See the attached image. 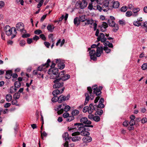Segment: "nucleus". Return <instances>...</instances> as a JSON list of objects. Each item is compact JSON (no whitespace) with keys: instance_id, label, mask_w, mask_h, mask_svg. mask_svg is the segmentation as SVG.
<instances>
[{"instance_id":"nucleus-32","label":"nucleus","mask_w":147,"mask_h":147,"mask_svg":"<svg viewBox=\"0 0 147 147\" xmlns=\"http://www.w3.org/2000/svg\"><path fill=\"white\" fill-rule=\"evenodd\" d=\"M79 113V111L76 109L73 110L71 112L72 116L74 117L78 115Z\"/></svg>"},{"instance_id":"nucleus-3","label":"nucleus","mask_w":147,"mask_h":147,"mask_svg":"<svg viewBox=\"0 0 147 147\" xmlns=\"http://www.w3.org/2000/svg\"><path fill=\"white\" fill-rule=\"evenodd\" d=\"M4 30L7 35L10 36L11 35V39H12L15 37L17 32L16 30L14 27L11 28L8 25L6 26L4 28Z\"/></svg>"},{"instance_id":"nucleus-21","label":"nucleus","mask_w":147,"mask_h":147,"mask_svg":"<svg viewBox=\"0 0 147 147\" xmlns=\"http://www.w3.org/2000/svg\"><path fill=\"white\" fill-rule=\"evenodd\" d=\"M54 28L55 26L53 24H49L47 26V30L50 32H53Z\"/></svg>"},{"instance_id":"nucleus-17","label":"nucleus","mask_w":147,"mask_h":147,"mask_svg":"<svg viewBox=\"0 0 147 147\" xmlns=\"http://www.w3.org/2000/svg\"><path fill=\"white\" fill-rule=\"evenodd\" d=\"M103 49L102 47H97L96 54V57H99L100 56L101 54L103 52Z\"/></svg>"},{"instance_id":"nucleus-8","label":"nucleus","mask_w":147,"mask_h":147,"mask_svg":"<svg viewBox=\"0 0 147 147\" xmlns=\"http://www.w3.org/2000/svg\"><path fill=\"white\" fill-rule=\"evenodd\" d=\"M50 62V59H48L46 63L38 67L37 70L36 71H43L46 68H47L49 66V63Z\"/></svg>"},{"instance_id":"nucleus-54","label":"nucleus","mask_w":147,"mask_h":147,"mask_svg":"<svg viewBox=\"0 0 147 147\" xmlns=\"http://www.w3.org/2000/svg\"><path fill=\"white\" fill-rule=\"evenodd\" d=\"M34 33L36 34L39 35L40 34L42 33V32L40 30L38 29L34 31Z\"/></svg>"},{"instance_id":"nucleus-50","label":"nucleus","mask_w":147,"mask_h":147,"mask_svg":"<svg viewBox=\"0 0 147 147\" xmlns=\"http://www.w3.org/2000/svg\"><path fill=\"white\" fill-rule=\"evenodd\" d=\"M92 3L91 4H89L88 6V9H90V10H92V9H93V7L94 6H93L92 4H93V3L91 2Z\"/></svg>"},{"instance_id":"nucleus-53","label":"nucleus","mask_w":147,"mask_h":147,"mask_svg":"<svg viewBox=\"0 0 147 147\" xmlns=\"http://www.w3.org/2000/svg\"><path fill=\"white\" fill-rule=\"evenodd\" d=\"M98 108L101 109L104 108L105 107V105L103 104V103H99V104L98 105Z\"/></svg>"},{"instance_id":"nucleus-48","label":"nucleus","mask_w":147,"mask_h":147,"mask_svg":"<svg viewBox=\"0 0 147 147\" xmlns=\"http://www.w3.org/2000/svg\"><path fill=\"white\" fill-rule=\"evenodd\" d=\"M70 107L69 105L65 106L64 109V111L65 112L68 111L70 109Z\"/></svg>"},{"instance_id":"nucleus-44","label":"nucleus","mask_w":147,"mask_h":147,"mask_svg":"<svg viewBox=\"0 0 147 147\" xmlns=\"http://www.w3.org/2000/svg\"><path fill=\"white\" fill-rule=\"evenodd\" d=\"M141 68L144 70H146L147 68V63H144L141 66Z\"/></svg>"},{"instance_id":"nucleus-10","label":"nucleus","mask_w":147,"mask_h":147,"mask_svg":"<svg viewBox=\"0 0 147 147\" xmlns=\"http://www.w3.org/2000/svg\"><path fill=\"white\" fill-rule=\"evenodd\" d=\"M69 97V95H67L66 96H65L63 95H61L59 97H57L58 102L59 103H61L63 101L68 100Z\"/></svg>"},{"instance_id":"nucleus-12","label":"nucleus","mask_w":147,"mask_h":147,"mask_svg":"<svg viewBox=\"0 0 147 147\" xmlns=\"http://www.w3.org/2000/svg\"><path fill=\"white\" fill-rule=\"evenodd\" d=\"M103 4L102 6V8L103 10L104 11H108L109 9V1L107 0H105L103 2Z\"/></svg>"},{"instance_id":"nucleus-18","label":"nucleus","mask_w":147,"mask_h":147,"mask_svg":"<svg viewBox=\"0 0 147 147\" xmlns=\"http://www.w3.org/2000/svg\"><path fill=\"white\" fill-rule=\"evenodd\" d=\"M80 8L81 9H83L87 5V2L84 0H83L82 2H80L79 3Z\"/></svg>"},{"instance_id":"nucleus-23","label":"nucleus","mask_w":147,"mask_h":147,"mask_svg":"<svg viewBox=\"0 0 147 147\" xmlns=\"http://www.w3.org/2000/svg\"><path fill=\"white\" fill-rule=\"evenodd\" d=\"M74 24L78 26L80 24V21L78 18L76 17L74 19Z\"/></svg>"},{"instance_id":"nucleus-28","label":"nucleus","mask_w":147,"mask_h":147,"mask_svg":"<svg viewBox=\"0 0 147 147\" xmlns=\"http://www.w3.org/2000/svg\"><path fill=\"white\" fill-rule=\"evenodd\" d=\"M142 23H140L139 22L138 20L137 21H134L133 22V25L135 26L139 27L140 26H141L142 24Z\"/></svg>"},{"instance_id":"nucleus-26","label":"nucleus","mask_w":147,"mask_h":147,"mask_svg":"<svg viewBox=\"0 0 147 147\" xmlns=\"http://www.w3.org/2000/svg\"><path fill=\"white\" fill-rule=\"evenodd\" d=\"M86 16L85 15H83L81 16H80L78 18L80 22H84L85 21L86 19Z\"/></svg>"},{"instance_id":"nucleus-59","label":"nucleus","mask_w":147,"mask_h":147,"mask_svg":"<svg viewBox=\"0 0 147 147\" xmlns=\"http://www.w3.org/2000/svg\"><path fill=\"white\" fill-rule=\"evenodd\" d=\"M101 26L106 29L108 27V24L105 22H103Z\"/></svg>"},{"instance_id":"nucleus-58","label":"nucleus","mask_w":147,"mask_h":147,"mask_svg":"<svg viewBox=\"0 0 147 147\" xmlns=\"http://www.w3.org/2000/svg\"><path fill=\"white\" fill-rule=\"evenodd\" d=\"M119 22L120 24L122 25H125V22L123 20H120L119 21Z\"/></svg>"},{"instance_id":"nucleus-55","label":"nucleus","mask_w":147,"mask_h":147,"mask_svg":"<svg viewBox=\"0 0 147 147\" xmlns=\"http://www.w3.org/2000/svg\"><path fill=\"white\" fill-rule=\"evenodd\" d=\"M94 110L92 108H89L88 107L87 111L89 114H90L93 112Z\"/></svg>"},{"instance_id":"nucleus-61","label":"nucleus","mask_w":147,"mask_h":147,"mask_svg":"<svg viewBox=\"0 0 147 147\" xmlns=\"http://www.w3.org/2000/svg\"><path fill=\"white\" fill-rule=\"evenodd\" d=\"M69 116V114L67 113H64L63 115V116L64 118H67Z\"/></svg>"},{"instance_id":"nucleus-4","label":"nucleus","mask_w":147,"mask_h":147,"mask_svg":"<svg viewBox=\"0 0 147 147\" xmlns=\"http://www.w3.org/2000/svg\"><path fill=\"white\" fill-rule=\"evenodd\" d=\"M107 21L110 26L114 28L113 30V31L116 32L118 30V25L115 23L114 20H113L112 19H108Z\"/></svg>"},{"instance_id":"nucleus-45","label":"nucleus","mask_w":147,"mask_h":147,"mask_svg":"<svg viewBox=\"0 0 147 147\" xmlns=\"http://www.w3.org/2000/svg\"><path fill=\"white\" fill-rule=\"evenodd\" d=\"M127 10V7L126 6H123L121 9V10L122 12H125Z\"/></svg>"},{"instance_id":"nucleus-34","label":"nucleus","mask_w":147,"mask_h":147,"mask_svg":"<svg viewBox=\"0 0 147 147\" xmlns=\"http://www.w3.org/2000/svg\"><path fill=\"white\" fill-rule=\"evenodd\" d=\"M102 7H101L100 6L97 5L96 6H94L93 7V9L95 10H98L99 11H101L103 9Z\"/></svg>"},{"instance_id":"nucleus-25","label":"nucleus","mask_w":147,"mask_h":147,"mask_svg":"<svg viewBox=\"0 0 147 147\" xmlns=\"http://www.w3.org/2000/svg\"><path fill=\"white\" fill-rule=\"evenodd\" d=\"M71 138L72 141L73 142H76V141H80L81 139V138L79 136H76Z\"/></svg>"},{"instance_id":"nucleus-47","label":"nucleus","mask_w":147,"mask_h":147,"mask_svg":"<svg viewBox=\"0 0 147 147\" xmlns=\"http://www.w3.org/2000/svg\"><path fill=\"white\" fill-rule=\"evenodd\" d=\"M140 10V8H134L133 10V12L135 13H138V12Z\"/></svg>"},{"instance_id":"nucleus-13","label":"nucleus","mask_w":147,"mask_h":147,"mask_svg":"<svg viewBox=\"0 0 147 147\" xmlns=\"http://www.w3.org/2000/svg\"><path fill=\"white\" fill-rule=\"evenodd\" d=\"M98 41H101L102 42H105L106 41L107 38L105 37V34L102 33H100L99 36H98L97 38Z\"/></svg>"},{"instance_id":"nucleus-22","label":"nucleus","mask_w":147,"mask_h":147,"mask_svg":"<svg viewBox=\"0 0 147 147\" xmlns=\"http://www.w3.org/2000/svg\"><path fill=\"white\" fill-rule=\"evenodd\" d=\"M88 135L85 136V137H84L83 138V141L85 142H90L92 140V138Z\"/></svg>"},{"instance_id":"nucleus-6","label":"nucleus","mask_w":147,"mask_h":147,"mask_svg":"<svg viewBox=\"0 0 147 147\" xmlns=\"http://www.w3.org/2000/svg\"><path fill=\"white\" fill-rule=\"evenodd\" d=\"M59 78L62 81H65L70 78V76L68 74L65 75L64 71H63L59 73Z\"/></svg>"},{"instance_id":"nucleus-64","label":"nucleus","mask_w":147,"mask_h":147,"mask_svg":"<svg viewBox=\"0 0 147 147\" xmlns=\"http://www.w3.org/2000/svg\"><path fill=\"white\" fill-rule=\"evenodd\" d=\"M142 123H144L147 121V119L146 118H144L141 120Z\"/></svg>"},{"instance_id":"nucleus-38","label":"nucleus","mask_w":147,"mask_h":147,"mask_svg":"<svg viewBox=\"0 0 147 147\" xmlns=\"http://www.w3.org/2000/svg\"><path fill=\"white\" fill-rule=\"evenodd\" d=\"M93 120L96 122H98L100 121V118L98 116H94Z\"/></svg>"},{"instance_id":"nucleus-57","label":"nucleus","mask_w":147,"mask_h":147,"mask_svg":"<svg viewBox=\"0 0 147 147\" xmlns=\"http://www.w3.org/2000/svg\"><path fill=\"white\" fill-rule=\"evenodd\" d=\"M16 1L17 3H20L22 5H24V1L23 0H16Z\"/></svg>"},{"instance_id":"nucleus-19","label":"nucleus","mask_w":147,"mask_h":147,"mask_svg":"<svg viewBox=\"0 0 147 147\" xmlns=\"http://www.w3.org/2000/svg\"><path fill=\"white\" fill-rule=\"evenodd\" d=\"M12 71L11 70H9L7 71L6 73V74L5 77L6 79H10L12 76Z\"/></svg>"},{"instance_id":"nucleus-51","label":"nucleus","mask_w":147,"mask_h":147,"mask_svg":"<svg viewBox=\"0 0 147 147\" xmlns=\"http://www.w3.org/2000/svg\"><path fill=\"white\" fill-rule=\"evenodd\" d=\"M25 41L23 40H22L20 41V44L21 46H24L25 45Z\"/></svg>"},{"instance_id":"nucleus-31","label":"nucleus","mask_w":147,"mask_h":147,"mask_svg":"<svg viewBox=\"0 0 147 147\" xmlns=\"http://www.w3.org/2000/svg\"><path fill=\"white\" fill-rule=\"evenodd\" d=\"M33 74L35 75H37L38 78H40L42 75L43 74L42 73L39 72L36 70H34L33 72Z\"/></svg>"},{"instance_id":"nucleus-2","label":"nucleus","mask_w":147,"mask_h":147,"mask_svg":"<svg viewBox=\"0 0 147 147\" xmlns=\"http://www.w3.org/2000/svg\"><path fill=\"white\" fill-rule=\"evenodd\" d=\"M75 129L78 131L73 133L72 134V136H76L81 135L82 136H85L90 135L89 133L87 131H89L88 128H86L84 127L82 123H76L74 124V126L69 129V130L71 132H72V130Z\"/></svg>"},{"instance_id":"nucleus-60","label":"nucleus","mask_w":147,"mask_h":147,"mask_svg":"<svg viewBox=\"0 0 147 147\" xmlns=\"http://www.w3.org/2000/svg\"><path fill=\"white\" fill-rule=\"evenodd\" d=\"M63 146L66 147H70L69 146L68 142L67 141H65V142L63 144Z\"/></svg>"},{"instance_id":"nucleus-33","label":"nucleus","mask_w":147,"mask_h":147,"mask_svg":"<svg viewBox=\"0 0 147 147\" xmlns=\"http://www.w3.org/2000/svg\"><path fill=\"white\" fill-rule=\"evenodd\" d=\"M119 5V3L118 1H114L113 3V7L114 8H118Z\"/></svg>"},{"instance_id":"nucleus-30","label":"nucleus","mask_w":147,"mask_h":147,"mask_svg":"<svg viewBox=\"0 0 147 147\" xmlns=\"http://www.w3.org/2000/svg\"><path fill=\"white\" fill-rule=\"evenodd\" d=\"M12 98V96L10 94H7L5 97L6 100L7 102L10 101Z\"/></svg>"},{"instance_id":"nucleus-20","label":"nucleus","mask_w":147,"mask_h":147,"mask_svg":"<svg viewBox=\"0 0 147 147\" xmlns=\"http://www.w3.org/2000/svg\"><path fill=\"white\" fill-rule=\"evenodd\" d=\"M62 137L65 141H67L71 138V137L69 136V134L67 132L64 133L63 134Z\"/></svg>"},{"instance_id":"nucleus-15","label":"nucleus","mask_w":147,"mask_h":147,"mask_svg":"<svg viewBox=\"0 0 147 147\" xmlns=\"http://www.w3.org/2000/svg\"><path fill=\"white\" fill-rule=\"evenodd\" d=\"M58 69L57 68H50L49 69L48 73L49 74H53L57 75L58 74Z\"/></svg>"},{"instance_id":"nucleus-56","label":"nucleus","mask_w":147,"mask_h":147,"mask_svg":"<svg viewBox=\"0 0 147 147\" xmlns=\"http://www.w3.org/2000/svg\"><path fill=\"white\" fill-rule=\"evenodd\" d=\"M40 37L44 40H46V37H45V35L43 34H41L40 35Z\"/></svg>"},{"instance_id":"nucleus-7","label":"nucleus","mask_w":147,"mask_h":147,"mask_svg":"<svg viewBox=\"0 0 147 147\" xmlns=\"http://www.w3.org/2000/svg\"><path fill=\"white\" fill-rule=\"evenodd\" d=\"M91 49L89 48L88 49V51H89V53L90 57V58L93 61H95L96 60V53L95 50L94 49L91 50Z\"/></svg>"},{"instance_id":"nucleus-29","label":"nucleus","mask_w":147,"mask_h":147,"mask_svg":"<svg viewBox=\"0 0 147 147\" xmlns=\"http://www.w3.org/2000/svg\"><path fill=\"white\" fill-rule=\"evenodd\" d=\"M141 27L144 29L147 32V22L146 21L142 24Z\"/></svg>"},{"instance_id":"nucleus-43","label":"nucleus","mask_w":147,"mask_h":147,"mask_svg":"<svg viewBox=\"0 0 147 147\" xmlns=\"http://www.w3.org/2000/svg\"><path fill=\"white\" fill-rule=\"evenodd\" d=\"M11 104L13 105H16V106H19V105L17 104L18 101L16 99H15L12 100L11 102Z\"/></svg>"},{"instance_id":"nucleus-41","label":"nucleus","mask_w":147,"mask_h":147,"mask_svg":"<svg viewBox=\"0 0 147 147\" xmlns=\"http://www.w3.org/2000/svg\"><path fill=\"white\" fill-rule=\"evenodd\" d=\"M103 49L105 51V52L107 53H110L111 51L110 49H109L107 47H104L103 48Z\"/></svg>"},{"instance_id":"nucleus-49","label":"nucleus","mask_w":147,"mask_h":147,"mask_svg":"<svg viewBox=\"0 0 147 147\" xmlns=\"http://www.w3.org/2000/svg\"><path fill=\"white\" fill-rule=\"evenodd\" d=\"M44 2L43 0H41L39 3L37 5V7L38 8H39L42 5L43 3Z\"/></svg>"},{"instance_id":"nucleus-36","label":"nucleus","mask_w":147,"mask_h":147,"mask_svg":"<svg viewBox=\"0 0 147 147\" xmlns=\"http://www.w3.org/2000/svg\"><path fill=\"white\" fill-rule=\"evenodd\" d=\"M15 87L17 89V88H19L21 86V83L19 82L16 81V82L14 84Z\"/></svg>"},{"instance_id":"nucleus-11","label":"nucleus","mask_w":147,"mask_h":147,"mask_svg":"<svg viewBox=\"0 0 147 147\" xmlns=\"http://www.w3.org/2000/svg\"><path fill=\"white\" fill-rule=\"evenodd\" d=\"M56 63L58 64L57 65L59 69H62L65 67V65L64 63L62 62L60 59H56Z\"/></svg>"},{"instance_id":"nucleus-14","label":"nucleus","mask_w":147,"mask_h":147,"mask_svg":"<svg viewBox=\"0 0 147 147\" xmlns=\"http://www.w3.org/2000/svg\"><path fill=\"white\" fill-rule=\"evenodd\" d=\"M65 89V88L63 87L61 90L58 89L54 90L52 92V94L54 96H56L57 95L62 94Z\"/></svg>"},{"instance_id":"nucleus-27","label":"nucleus","mask_w":147,"mask_h":147,"mask_svg":"<svg viewBox=\"0 0 147 147\" xmlns=\"http://www.w3.org/2000/svg\"><path fill=\"white\" fill-rule=\"evenodd\" d=\"M103 44L105 46H108L110 48H113V47L112 44L110 43L109 42L107 41H106L105 42L103 43Z\"/></svg>"},{"instance_id":"nucleus-40","label":"nucleus","mask_w":147,"mask_h":147,"mask_svg":"<svg viewBox=\"0 0 147 147\" xmlns=\"http://www.w3.org/2000/svg\"><path fill=\"white\" fill-rule=\"evenodd\" d=\"M17 89L15 87H11L10 89V92L11 93H13L16 91Z\"/></svg>"},{"instance_id":"nucleus-52","label":"nucleus","mask_w":147,"mask_h":147,"mask_svg":"<svg viewBox=\"0 0 147 147\" xmlns=\"http://www.w3.org/2000/svg\"><path fill=\"white\" fill-rule=\"evenodd\" d=\"M129 124L131 126H133L135 124V121L134 120H131L129 121Z\"/></svg>"},{"instance_id":"nucleus-37","label":"nucleus","mask_w":147,"mask_h":147,"mask_svg":"<svg viewBox=\"0 0 147 147\" xmlns=\"http://www.w3.org/2000/svg\"><path fill=\"white\" fill-rule=\"evenodd\" d=\"M103 113V111L101 109H98L95 113V115H101Z\"/></svg>"},{"instance_id":"nucleus-62","label":"nucleus","mask_w":147,"mask_h":147,"mask_svg":"<svg viewBox=\"0 0 147 147\" xmlns=\"http://www.w3.org/2000/svg\"><path fill=\"white\" fill-rule=\"evenodd\" d=\"M57 96H54L51 99L52 101L53 102H56L58 101V99H56V98L57 97Z\"/></svg>"},{"instance_id":"nucleus-5","label":"nucleus","mask_w":147,"mask_h":147,"mask_svg":"<svg viewBox=\"0 0 147 147\" xmlns=\"http://www.w3.org/2000/svg\"><path fill=\"white\" fill-rule=\"evenodd\" d=\"M61 80L59 78L53 81L54 84L53 86V87L54 88H59L63 86V83Z\"/></svg>"},{"instance_id":"nucleus-1","label":"nucleus","mask_w":147,"mask_h":147,"mask_svg":"<svg viewBox=\"0 0 147 147\" xmlns=\"http://www.w3.org/2000/svg\"><path fill=\"white\" fill-rule=\"evenodd\" d=\"M92 88L94 90L93 92L92 93V90L90 87H88L87 88L88 92L85 93L86 98L84 103V105H86L90 99V97L91 100H93L94 98V94L97 96L100 95L102 92L101 90L102 89V87L100 86L97 88V85H94L92 87Z\"/></svg>"},{"instance_id":"nucleus-9","label":"nucleus","mask_w":147,"mask_h":147,"mask_svg":"<svg viewBox=\"0 0 147 147\" xmlns=\"http://www.w3.org/2000/svg\"><path fill=\"white\" fill-rule=\"evenodd\" d=\"M24 25L22 22H19L16 25V27L17 30L20 31V32L25 33L26 31L24 29Z\"/></svg>"},{"instance_id":"nucleus-24","label":"nucleus","mask_w":147,"mask_h":147,"mask_svg":"<svg viewBox=\"0 0 147 147\" xmlns=\"http://www.w3.org/2000/svg\"><path fill=\"white\" fill-rule=\"evenodd\" d=\"M85 21H86V22H85L84 24V26L86 25H92V24H93L94 23L93 20L91 19H86Z\"/></svg>"},{"instance_id":"nucleus-46","label":"nucleus","mask_w":147,"mask_h":147,"mask_svg":"<svg viewBox=\"0 0 147 147\" xmlns=\"http://www.w3.org/2000/svg\"><path fill=\"white\" fill-rule=\"evenodd\" d=\"M132 15V12L131 11H129L126 13V16L127 17H129Z\"/></svg>"},{"instance_id":"nucleus-42","label":"nucleus","mask_w":147,"mask_h":147,"mask_svg":"<svg viewBox=\"0 0 147 147\" xmlns=\"http://www.w3.org/2000/svg\"><path fill=\"white\" fill-rule=\"evenodd\" d=\"M74 117L73 116H69V117L67 118L66 121H70L74 120Z\"/></svg>"},{"instance_id":"nucleus-63","label":"nucleus","mask_w":147,"mask_h":147,"mask_svg":"<svg viewBox=\"0 0 147 147\" xmlns=\"http://www.w3.org/2000/svg\"><path fill=\"white\" fill-rule=\"evenodd\" d=\"M44 44L45 46L47 48H49V47L50 45L49 43L48 42H44Z\"/></svg>"},{"instance_id":"nucleus-39","label":"nucleus","mask_w":147,"mask_h":147,"mask_svg":"<svg viewBox=\"0 0 147 147\" xmlns=\"http://www.w3.org/2000/svg\"><path fill=\"white\" fill-rule=\"evenodd\" d=\"M50 78L51 79H57L59 78V74L58 75H54L53 74H51Z\"/></svg>"},{"instance_id":"nucleus-35","label":"nucleus","mask_w":147,"mask_h":147,"mask_svg":"<svg viewBox=\"0 0 147 147\" xmlns=\"http://www.w3.org/2000/svg\"><path fill=\"white\" fill-rule=\"evenodd\" d=\"M20 96V94L19 92H16L14 94L13 98L15 99H17L19 98Z\"/></svg>"},{"instance_id":"nucleus-16","label":"nucleus","mask_w":147,"mask_h":147,"mask_svg":"<svg viewBox=\"0 0 147 147\" xmlns=\"http://www.w3.org/2000/svg\"><path fill=\"white\" fill-rule=\"evenodd\" d=\"M81 123H84L86 124L90 125L91 123V122L88 120L87 117H82L80 120Z\"/></svg>"}]
</instances>
